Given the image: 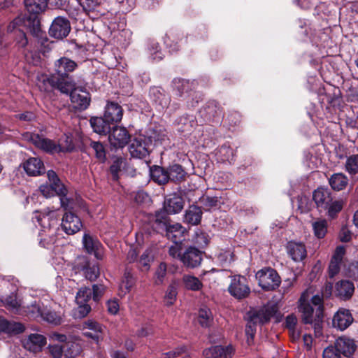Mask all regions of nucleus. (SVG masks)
I'll use <instances>...</instances> for the list:
<instances>
[{"instance_id":"1","label":"nucleus","mask_w":358,"mask_h":358,"mask_svg":"<svg viewBox=\"0 0 358 358\" xmlns=\"http://www.w3.org/2000/svg\"><path fill=\"white\" fill-rule=\"evenodd\" d=\"M25 31H29L43 48L48 50L52 48L54 42L49 40L45 31H43L41 27H38V31L34 33L31 24H28L26 21L17 17L8 24L6 31L10 43L17 50H25L29 45L30 38Z\"/></svg>"},{"instance_id":"2","label":"nucleus","mask_w":358,"mask_h":358,"mask_svg":"<svg viewBox=\"0 0 358 358\" xmlns=\"http://www.w3.org/2000/svg\"><path fill=\"white\" fill-rule=\"evenodd\" d=\"M78 64L67 57H62L55 61L52 72L46 78L48 83L62 93L69 92L76 86V82L71 75L77 68Z\"/></svg>"},{"instance_id":"3","label":"nucleus","mask_w":358,"mask_h":358,"mask_svg":"<svg viewBox=\"0 0 358 358\" xmlns=\"http://www.w3.org/2000/svg\"><path fill=\"white\" fill-rule=\"evenodd\" d=\"M278 312L276 304L267 305L259 310L249 311L248 321L245 327V334L248 337L253 339L256 331L257 325H264L270 322L271 319Z\"/></svg>"},{"instance_id":"4","label":"nucleus","mask_w":358,"mask_h":358,"mask_svg":"<svg viewBox=\"0 0 358 358\" xmlns=\"http://www.w3.org/2000/svg\"><path fill=\"white\" fill-rule=\"evenodd\" d=\"M169 222L170 220H155L152 224V231L157 234H164L175 246H181L187 230L180 223L171 224Z\"/></svg>"},{"instance_id":"5","label":"nucleus","mask_w":358,"mask_h":358,"mask_svg":"<svg viewBox=\"0 0 358 358\" xmlns=\"http://www.w3.org/2000/svg\"><path fill=\"white\" fill-rule=\"evenodd\" d=\"M24 3L26 13L17 17L26 21L28 24H31L33 31L36 33L38 27H41L40 15L46 10L48 0H24Z\"/></svg>"},{"instance_id":"6","label":"nucleus","mask_w":358,"mask_h":358,"mask_svg":"<svg viewBox=\"0 0 358 358\" xmlns=\"http://www.w3.org/2000/svg\"><path fill=\"white\" fill-rule=\"evenodd\" d=\"M298 310L301 314L302 323L304 324H312L314 329L315 336L320 337L322 335L323 319L321 318L316 325V310L314 309L310 301L306 299V294L303 293L298 301Z\"/></svg>"},{"instance_id":"7","label":"nucleus","mask_w":358,"mask_h":358,"mask_svg":"<svg viewBox=\"0 0 358 358\" xmlns=\"http://www.w3.org/2000/svg\"><path fill=\"white\" fill-rule=\"evenodd\" d=\"M185 206L183 196L178 193L167 195L164 201L162 209L155 212V220H170L169 215L178 214Z\"/></svg>"},{"instance_id":"8","label":"nucleus","mask_w":358,"mask_h":358,"mask_svg":"<svg viewBox=\"0 0 358 358\" xmlns=\"http://www.w3.org/2000/svg\"><path fill=\"white\" fill-rule=\"evenodd\" d=\"M223 108L215 100H210L199 110V120L203 124H219L223 118Z\"/></svg>"},{"instance_id":"9","label":"nucleus","mask_w":358,"mask_h":358,"mask_svg":"<svg viewBox=\"0 0 358 358\" xmlns=\"http://www.w3.org/2000/svg\"><path fill=\"white\" fill-rule=\"evenodd\" d=\"M258 285L264 291H273L280 287L281 278L278 272L271 267H264L256 273Z\"/></svg>"},{"instance_id":"10","label":"nucleus","mask_w":358,"mask_h":358,"mask_svg":"<svg viewBox=\"0 0 358 358\" xmlns=\"http://www.w3.org/2000/svg\"><path fill=\"white\" fill-rule=\"evenodd\" d=\"M74 268L83 271L85 278L90 281L95 280L99 275V266L96 262L92 261L88 256H80L76 259Z\"/></svg>"},{"instance_id":"11","label":"nucleus","mask_w":358,"mask_h":358,"mask_svg":"<svg viewBox=\"0 0 358 358\" xmlns=\"http://www.w3.org/2000/svg\"><path fill=\"white\" fill-rule=\"evenodd\" d=\"M228 291L236 299L241 300L247 298L250 294L247 278L240 275H234L231 280Z\"/></svg>"},{"instance_id":"12","label":"nucleus","mask_w":358,"mask_h":358,"mask_svg":"<svg viewBox=\"0 0 358 358\" xmlns=\"http://www.w3.org/2000/svg\"><path fill=\"white\" fill-rule=\"evenodd\" d=\"M24 137L31 142L35 147L48 154L59 153L57 145L53 140L45 138L38 134L26 132Z\"/></svg>"},{"instance_id":"13","label":"nucleus","mask_w":358,"mask_h":358,"mask_svg":"<svg viewBox=\"0 0 358 358\" xmlns=\"http://www.w3.org/2000/svg\"><path fill=\"white\" fill-rule=\"evenodd\" d=\"M71 29L69 20L66 17L57 16L52 20L48 34L55 39L62 40L69 34Z\"/></svg>"},{"instance_id":"14","label":"nucleus","mask_w":358,"mask_h":358,"mask_svg":"<svg viewBox=\"0 0 358 358\" xmlns=\"http://www.w3.org/2000/svg\"><path fill=\"white\" fill-rule=\"evenodd\" d=\"M151 140L145 136L135 137L129 147L131 156L134 158L143 159L149 155Z\"/></svg>"},{"instance_id":"15","label":"nucleus","mask_w":358,"mask_h":358,"mask_svg":"<svg viewBox=\"0 0 358 358\" xmlns=\"http://www.w3.org/2000/svg\"><path fill=\"white\" fill-rule=\"evenodd\" d=\"M83 223L80 218L72 211H66L63 215L61 223L62 229L69 235H73L80 230Z\"/></svg>"},{"instance_id":"16","label":"nucleus","mask_w":358,"mask_h":358,"mask_svg":"<svg viewBox=\"0 0 358 358\" xmlns=\"http://www.w3.org/2000/svg\"><path fill=\"white\" fill-rule=\"evenodd\" d=\"M131 136L125 127L115 124L113 126L111 132L108 134V139L110 145L115 148L124 147L129 142Z\"/></svg>"},{"instance_id":"17","label":"nucleus","mask_w":358,"mask_h":358,"mask_svg":"<svg viewBox=\"0 0 358 358\" xmlns=\"http://www.w3.org/2000/svg\"><path fill=\"white\" fill-rule=\"evenodd\" d=\"M198 83L193 80L175 78L171 82L173 92L178 97H185L196 88Z\"/></svg>"},{"instance_id":"18","label":"nucleus","mask_w":358,"mask_h":358,"mask_svg":"<svg viewBox=\"0 0 358 358\" xmlns=\"http://www.w3.org/2000/svg\"><path fill=\"white\" fill-rule=\"evenodd\" d=\"M234 354L235 349L232 345L227 346L213 345L204 349L203 351V355L206 358H233Z\"/></svg>"},{"instance_id":"19","label":"nucleus","mask_w":358,"mask_h":358,"mask_svg":"<svg viewBox=\"0 0 358 358\" xmlns=\"http://www.w3.org/2000/svg\"><path fill=\"white\" fill-rule=\"evenodd\" d=\"M149 96L151 101L156 107L159 108V110L168 108L171 102L170 96L161 87H151L149 90Z\"/></svg>"},{"instance_id":"20","label":"nucleus","mask_w":358,"mask_h":358,"mask_svg":"<svg viewBox=\"0 0 358 358\" xmlns=\"http://www.w3.org/2000/svg\"><path fill=\"white\" fill-rule=\"evenodd\" d=\"M355 285L349 280H341L334 286V296L341 301H349L355 292Z\"/></svg>"},{"instance_id":"21","label":"nucleus","mask_w":358,"mask_h":358,"mask_svg":"<svg viewBox=\"0 0 358 358\" xmlns=\"http://www.w3.org/2000/svg\"><path fill=\"white\" fill-rule=\"evenodd\" d=\"M353 321L354 318L350 310L340 308L333 317L332 324L334 328L344 331L350 326Z\"/></svg>"},{"instance_id":"22","label":"nucleus","mask_w":358,"mask_h":358,"mask_svg":"<svg viewBox=\"0 0 358 358\" xmlns=\"http://www.w3.org/2000/svg\"><path fill=\"white\" fill-rule=\"evenodd\" d=\"M71 101L76 104V108L80 110H86L91 101L90 94L82 88H76V86L69 92Z\"/></svg>"},{"instance_id":"23","label":"nucleus","mask_w":358,"mask_h":358,"mask_svg":"<svg viewBox=\"0 0 358 358\" xmlns=\"http://www.w3.org/2000/svg\"><path fill=\"white\" fill-rule=\"evenodd\" d=\"M313 200L316 208L320 210L328 207V204L333 200L332 193L327 187H320L313 192Z\"/></svg>"},{"instance_id":"24","label":"nucleus","mask_w":358,"mask_h":358,"mask_svg":"<svg viewBox=\"0 0 358 358\" xmlns=\"http://www.w3.org/2000/svg\"><path fill=\"white\" fill-rule=\"evenodd\" d=\"M334 343L336 348H337L338 352L347 358L352 356L357 350V345L355 341L347 336L338 337Z\"/></svg>"},{"instance_id":"25","label":"nucleus","mask_w":358,"mask_h":358,"mask_svg":"<svg viewBox=\"0 0 358 358\" xmlns=\"http://www.w3.org/2000/svg\"><path fill=\"white\" fill-rule=\"evenodd\" d=\"M175 124L180 133L187 135L193 131L197 125V120L193 115L184 114L176 120Z\"/></svg>"},{"instance_id":"26","label":"nucleus","mask_w":358,"mask_h":358,"mask_svg":"<svg viewBox=\"0 0 358 358\" xmlns=\"http://www.w3.org/2000/svg\"><path fill=\"white\" fill-rule=\"evenodd\" d=\"M103 115L110 123L115 125L122 119L123 109L117 102L108 101L105 106Z\"/></svg>"},{"instance_id":"27","label":"nucleus","mask_w":358,"mask_h":358,"mask_svg":"<svg viewBox=\"0 0 358 358\" xmlns=\"http://www.w3.org/2000/svg\"><path fill=\"white\" fill-rule=\"evenodd\" d=\"M90 124L95 133L103 136L108 135L114 126L104 115L103 117H91Z\"/></svg>"},{"instance_id":"28","label":"nucleus","mask_w":358,"mask_h":358,"mask_svg":"<svg viewBox=\"0 0 358 358\" xmlns=\"http://www.w3.org/2000/svg\"><path fill=\"white\" fill-rule=\"evenodd\" d=\"M22 166L29 176H41L45 173L43 162L38 157H29L23 163Z\"/></svg>"},{"instance_id":"29","label":"nucleus","mask_w":358,"mask_h":358,"mask_svg":"<svg viewBox=\"0 0 358 358\" xmlns=\"http://www.w3.org/2000/svg\"><path fill=\"white\" fill-rule=\"evenodd\" d=\"M180 260L188 267H196L201 261V251L198 248H187V250L180 257Z\"/></svg>"},{"instance_id":"30","label":"nucleus","mask_w":358,"mask_h":358,"mask_svg":"<svg viewBox=\"0 0 358 358\" xmlns=\"http://www.w3.org/2000/svg\"><path fill=\"white\" fill-rule=\"evenodd\" d=\"M203 215L201 208L197 205H190L185 210L183 216V222L194 226L201 223Z\"/></svg>"},{"instance_id":"31","label":"nucleus","mask_w":358,"mask_h":358,"mask_svg":"<svg viewBox=\"0 0 358 358\" xmlns=\"http://www.w3.org/2000/svg\"><path fill=\"white\" fill-rule=\"evenodd\" d=\"M151 179L159 185H164L169 182L168 168L158 165H152L149 169Z\"/></svg>"},{"instance_id":"32","label":"nucleus","mask_w":358,"mask_h":358,"mask_svg":"<svg viewBox=\"0 0 358 358\" xmlns=\"http://www.w3.org/2000/svg\"><path fill=\"white\" fill-rule=\"evenodd\" d=\"M46 344V338L41 334H31L24 341V347L29 351L36 352Z\"/></svg>"},{"instance_id":"33","label":"nucleus","mask_w":358,"mask_h":358,"mask_svg":"<svg viewBox=\"0 0 358 358\" xmlns=\"http://www.w3.org/2000/svg\"><path fill=\"white\" fill-rule=\"evenodd\" d=\"M47 177L50 182V186L55 190L57 195L66 196L68 194L66 187L62 182L57 173L53 170H48Z\"/></svg>"},{"instance_id":"34","label":"nucleus","mask_w":358,"mask_h":358,"mask_svg":"<svg viewBox=\"0 0 358 358\" xmlns=\"http://www.w3.org/2000/svg\"><path fill=\"white\" fill-rule=\"evenodd\" d=\"M168 173L169 182H173L176 184L180 183L185 180L187 173L182 165L179 164H173L168 167Z\"/></svg>"},{"instance_id":"35","label":"nucleus","mask_w":358,"mask_h":358,"mask_svg":"<svg viewBox=\"0 0 358 358\" xmlns=\"http://www.w3.org/2000/svg\"><path fill=\"white\" fill-rule=\"evenodd\" d=\"M349 180L343 173H336L329 178V184L334 191H341L345 189L348 185Z\"/></svg>"},{"instance_id":"36","label":"nucleus","mask_w":358,"mask_h":358,"mask_svg":"<svg viewBox=\"0 0 358 358\" xmlns=\"http://www.w3.org/2000/svg\"><path fill=\"white\" fill-rule=\"evenodd\" d=\"M36 308L38 315L41 316L43 320L55 325L60 324L61 317L55 311L39 305Z\"/></svg>"},{"instance_id":"37","label":"nucleus","mask_w":358,"mask_h":358,"mask_svg":"<svg viewBox=\"0 0 358 358\" xmlns=\"http://www.w3.org/2000/svg\"><path fill=\"white\" fill-rule=\"evenodd\" d=\"M197 320L201 327H210L213 323V315L211 310L206 306L201 307L198 311Z\"/></svg>"},{"instance_id":"38","label":"nucleus","mask_w":358,"mask_h":358,"mask_svg":"<svg viewBox=\"0 0 358 358\" xmlns=\"http://www.w3.org/2000/svg\"><path fill=\"white\" fill-rule=\"evenodd\" d=\"M136 284V278L131 273V271L126 268L120 284V290L124 295L129 292L131 288Z\"/></svg>"},{"instance_id":"39","label":"nucleus","mask_w":358,"mask_h":358,"mask_svg":"<svg viewBox=\"0 0 358 358\" xmlns=\"http://www.w3.org/2000/svg\"><path fill=\"white\" fill-rule=\"evenodd\" d=\"M89 147L94 153L95 157L100 163H105L107 160L106 150L104 145L100 141L90 140Z\"/></svg>"},{"instance_id":"40","label":"nucleus","mask_w":358,"mask_h":358,"mask_svg":"<svg viewBox=\"0 0 358 358\" xmlns=\"http://www.w3.org/2000/svg\"><path fill=\"white\" fill-rule=\"evenodd\" d=\"M344 206V202L342 199L335 200L331 201L328 204L327 208H324L327 210L326 215L331 220H334L338 217L339 213L343 210Z\"/></svg>"},{"instance_id":"41","label":"nucleus","mask_w":358,"mask_h":358,"mask_svg":"<svg viewBox=\"0 0 358 358\" xmlns=\"http://www.w3.org/2000/svg\"><path fill=\"white\" fill-rule=\"evenodd\" d=\"M180 38V34L176 31H169L166 34L164 38V44L170 49L171 52H178L180 49L178 40Z\"/></svg>"},{"instance_id":"42","label":"nucleus","mask_w":358,"mask_h":358,"mask_svg":"<svg viewBox=\"0 0 358 358\" xmlns=\"http://www.w3.org/2000/svg\"><path fill=\"white\" fill-rule=\"evenodd\" d=\"M324 297L319 294L314 295L310 300V303L312 306H315L316 310V325L318 327V322L321 320V318H324Z\"/></svg>"},{"instance_id":"43","label":"nucleus","mask_w":358,"mask_h":358,"mask_svg":"<svg viewBox=\"0 0 358 358\" xmlns=\"http://www.w3.org/2000/svg\"><path fill=\"white\" fill-rule=\"evenodd\" d=\"M57 149L60 152H71L75 150V144L72 136L64 135L60 139V142L57 143Z\"/></svg>"},{"instance_id":"44","label":"nucleus","mask_w":358,"mask_h":358,"mask_svg":"<svg viewBox=\"0 0 358 358\" xmlns=\"http://www.w3.org/2000/svg\"><path fill=\"white\" fill-rule=\"evenodd\" d=\"M194 244L198 246H208L210 243L211 237L209 234L201 229H197L194 231L192 237Z\"/></svg>"},{"instance_id":"45","label":"nucleus","mask_w":358,"mask_h":358,"mask_svg":"<svg viewBox=\"0 0 358 358\" xmlns=\"http://www.w3.org/2000/svg\"><path fill=\"white\" fill-rule=\"evenodd\" d=\"M205 211L215 210L220 206V201L217 196H202L199 199Z\"/></svg>"},{"instance_id":"46","label":"nucleus","mask_w":358,"mask_h":358,"mask_svg":"<svg viewBox=\"0 0 358 358\" xmlns=\"http://www.w3.org/2000/svg\"><path fill=\"white\" fill-rule=\"evenodd\" d=\"M312 226L314 234L317 238H323L325 236L328 227V223L325 219H321L314 222Z\"/></svg>"},{"instance_id":"47","label":"nucleus","mask_w":358,"mask_h":358,"mask_svg":"<svg viewBox=\"0 0 358 358\" xmlns=\"http://www.w3.org/2000/svg\"><path fill=\"white\" fill-rule=\"evenodd\" d=\"M154 259L150 248H148L138 259V266L143 271H148L150 268V262Z\"/></svg>"},{"instance_id":"48","label":"nucleus","mask_w":358,"mask_h":358,"mask_svg":"<svg viewBox=\"0 0 358 358\" xmlns=\"http://www.w3.org/2000/svg\"><path fill=\"white\" fill-rule=\"evenodd\" d=\"M345 171L353 177L358 173V155L349 156L345 164Z\"/></svg>"},{"instance_id":"49","label":"nucleus","mask_w":358,"mask_h":358,"mask_svg":"<svg viewBox=\"0 0 358 358\" xmlns=\"http://www.w3.org/2000/svg\"><path fill=\"white\" fill-rule=\"evenodd\" d=\"M185 99H186L187 108H194L203 100V97L201 92L194 90Z\"/></svg>"},{"instance_id":"50","label":"nucleus","mask_w":358,"mask_h":358,"mask_svg":"<svg viewBox=\"0 0 358 358\" xmlns=\"http://www.w3.org/2000/svg\"><path fill=\"white\" fill-rule=\"evenodd\" d=\"M183 282L187 289L192 291H199L203 287V284L199 279L192 275H185Z\"/></svg>"},{"instance_id":"51","label":"nucleus","mask_w":358,"mask_h":358,"mask_svg":"<svg viewBox=\"0 0 358 358\" xmlns=\"http://www.w3.org/2000/svg\"><path fill=\"white\" fill-rule=\"evenodd\" d=\"M177 294V286L175 282H171L167 287L164 296V301L167 306H171L175 303Z\"/></svg>"},{"instance_id":"52","label":"nucleus","mask_w":358,"mask_h":358,"mask_svg":"<svg viewBox=\"0 0 358 358\" xmlns=\"http://www.w3.org/2000/svg\"><path fill=\"white\" fill-rule=\"evenodd\" d=\"M123 164V158L122 157H116L110 166L109 171L113 181H117L120 178L119 173L121 171Z\"/></svg>"},{"instance_id":"53","label":"nucleus","mask_w":358,"mask_h":358,"mask_svg":"<svg viewBox=\"0 0 358 358\" xmlns=\"http://www.w3.org/2000/svg\"><path fill=\"white\" fill-rule=\"evenodd\" d=\"M92 298V289L89 287H81L77 292L76 301L77 304L88 303Z\"/></svg>"},{"instance_id":"54","label":"nucleus","mask_w":358,"mask_h":358,"mask_svg":"<svg viewBox=\"0 0 358 358\" xmlns=\"http://www.w3.org/2000/svg\"><path fill=\"white\" fill-rule=\"evenodd\" d=\"M288 254L294 262H301L307 256L306 248H287Z\"/></svg>"},{"instance_id":"55","label":"nucleus","mask_w":358,"mask_h":358,"mask_svg":"<svg viewBox=\"0 0 358 358\" xmlns=\"http://www.w3.org/2000/svg\"><path fill=\"white\" fill-rule=\"evenodd\" d=\"M167 266L164 262H161L155 273V284L160 285L163 283L166 275Z\"/></svg>"},{"instance_id":"56","label":"nucleus","mask_w":358,"mask_h":358,"mask_svg":"<svg viewBox=\"0 0 358 358\" xmlns=\"http://www.w3.org/2000/svg\"><path fill=\"white\" fill-rule=\"evenodd\" d=\"M63 344V350H64V358H75L78 353V345L75 343H64Z\"/></svg>"},{"instance_id":"57","label":"nucleus","mask_w":358,"mask_h":358,"mask_svg":"<svg viewBox=\"0 0 358 358\" xmlns=\"http://www.w3.org/2000/svg\"><path fill=\"white\" fill-rule=\"evenodd\" d=\"M323 358H341L342 355L338 352L335 344L330 345L324 348L322 354Z\"/></svg>"},{"instance_id":"58","label":"nucleus","mask_w":358,"mask_h":358,"mask_svg":"<svg viewBox=\"0 0 358 358\" xmlns=\"http://www.w3.org/2000/svg\"><path fill=\"white\" fill-rule=\"evenodd\" d=\"M83 246H101V243L96 236L85 233L83 237Z\"/></svg>"},{"instance_id":"59","label":"nucleus","mask_w":358,"mask_h":358,"mask_svg":"<svg viewBox=\"0 0 358 358\" xmlns=\"http://www.w3.org/2000/svg\"><path fill=\"white\" fill-rule=\"evenodd\" d=\"M335 91L336 90L334 89L332 93L328 92L327 106H326L327 110H329L331 107L335 108L339 105L340 98Z\"/></svg>"},{"instance_id":"60","label":"nucleus","mask_w":358,"mask_h":358,"mask_svg":"<svg viewBox=\"0 0 358 358\" xmlns=\"http://www.w3.org/2000/svg\"><path fill=\"white\" fill-rule=\"evenodd\" d=\"M298 208L301 213H307L311 211L313 203L308 198H301L299 200Z\"/></svg>"},{"instance_id":"61","label":"nucleus","mask_w":358,"mask_h":358,"mask_svg":"<svg viewBox=\"0 0 358 358\" xmlns=\"http://www.w3.org/2000/svg\"><path fill=\"white\" fill-rule=\"evenodd\" d=\"M4 303L6 307L11 309H17L20 306L17 301V296L14 293L6 296L4 299Z\"/></svg>"},{"instance_id":"62","label":"nucleus","mask_w":358,"mask_h":358,"mask_svg":"<svg viewBox=\"0 0 358 358\" xmlns=\"http://www.w3.org/2000/svg\"><path fill=\"white\" fill-rule=\"evenodd\" d=\"M50 352L54 358H62L64 357L63 344L50 345Z\"/></svg>"},{"instance_id":"63","label":"nucleus","mask_w":358,"mask_h":358,"mask_svg":"<svg viewBox=\"0 0 358 358\" xmlns=\"http://www.w3.org/2000/svg\"><path fill=\"white\" fill-rule=\"evenodd\" d=\"M217 255L220 262H230L233 259L234 253L230 250H224L223 249H220L219 253Z\"/></svg>"},{"instance_id":"64","label":"nucleus","mask_w":358,"mask_h":358,"mask_svg":"<svg viewBox=\"0 0 358 358\" xmlns=\"http://www.w3.org/2000/svg\"><path fill=\"white\" fill-rule=\"evenodd\" d=\"M348 275L354 280H358V262H354L349 264Z\"/></svg>"}]
</instances>
